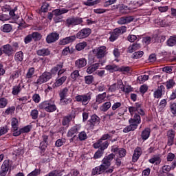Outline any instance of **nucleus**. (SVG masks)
Instances as JSON below:
<instances>
[{
    "mask_svg": "<svg viewBox=\"0 0 176 176\" xmlns=\"http://www.w3.org/2000/svg\"><path fill=\"white\" fill-rule=\"evenodd\" d=\"M129 111L131 116H134L129 120V125L124 128L123 133H130V131L137 130L138 124L141 123V116L145 115V111H144L140 103H136L134 107H129Z\"/></svg>",
    "mask_w": 176,
    "mask_h": 176,
    "instance_id": "f257e3e1",
    "label": "nucleus"
},
{
    "mask_svg": "<svg viewBox=\"0 0 176 176\" xmlns=\"http://www.w3.org/2000/svg\"><path fill=\"white\" fill-rule=\"evenodd\" d=\"M40 109H44L45 112H54L57 111V106L54 104V102H52L51 100H47L41 102L39 104Z\"/></svg>",
    "mask_w": 176,
    "mask_h": 176,
    "instance_id": "f03ea898",
    "label": "nucleus"
},
{
    "mask_svg": "<svg viewBox=\"0 0 176 176\" xmlns=\"http://www.w3.org/2000/svg\"><path fill=\"white\" fill-rule=\"evenodd\" d=\"M127 31V28L126 26H121L120 28H118L115 29L112 33L111 34V36L109 37L110 42H115L118 38H119L120 35H122V34H124Z\"/></svg>",
    "mask_w": 176,
    "mask_h": 176,
    "instance_id": "7ed1b4c3",
    "label": "nucleus"
},
{
    "mask_svg": "<svg viewBox=\"0 0 176 176\" xmlns=\"http://www.w3.org/2000/svg\"><path fill=\"white\" fill-rule=\"evenodd\" d=\"M83 23V19L78 16H70L66 19V27H74Z\"/></svg>",
    "mask_w": 176,
    "mask_h": 176,
    "instance_id": "20e7f679",
    "label": "nucleus"
},
{
    "mask_svg": "<svg viewBox=\"0 0 176 176\" xmlns=\"http://www.w3.org/2000/svg\"><path fill=\"white\" fill-rule=\"evenodd\" d=\"M75 100L77 102H81L82 105H87L91 100V94L78 95L75 97Z\"/></svg>",
    "mask_w": 176,
    "mask_h": 176,
    "instance_id": "39448f33",
    "label": "nucleus"
},
{
    "mask_svg": "<svg viewBox=\"0 0 176 176\" xmlns=\"http://www.w3.org/2000/svg\"><path fill=\"white\" fill-rule=\"evenodd\" d=\"M52 79V74L49 72H45L41 75L34 82L35 85H42L43 83H46V82H49Z\"/></svg>",
    "mask_w": 176,
    "mask_h": 176,
    "instance_id": "423d86ee",
    "label": "nucleus"
},
{
    "mask_svg": "<svg viewBox=\"0 0 176 176\" xmlns=\"http://www.w3.org/2000/svg\"><path fill=\"white\" fill-rule=\"evenodd\" d=\"M93 53L96 58H103V57L107 56V47L100 46L97 47L93 50Z\"/></svg>",
    "mask_w": 176,
    "mask_h": 176,
    "instance_id": "0eeeda50",
    "label": "nucleus"
},
{
    "mask_svg": "<svg viewBox=\"0 0 176 176\" xmlns=\"http://www.w3.org/2000/svg\"><path fill=\"white\" fill-rule=\"evenodd\" d=\"M115 159V154L111 153L107 156H105L102 160V164L100 166H103L104 169L109 168L111 167V162Z\"/></svg>",
    "mask_w": 176,
    "mask_h": 176,
    "instance_id": "6e6552de",
    "label": "nucleus"
},
{
    "mask_svg": "<svg viewBox=\"0 0 176 176\" xmlns=\"http://www.w3.org/2000/svg\"><path fill=\"white\" fill-rule=\"evenodd\" d=\"M91 34V30L89 28H84L76 34V38H78V39H85V38H87Z\"/></svg>",
    "mask_w": 176,
    "mask_h": 176,
    "instance_id": "1a4fd4ad",
    "label": "nucleus"
},
{
    "mask_svg": "<svg viewBox=\"0 0 176 176\" xmlns=\"http://www.w3.org/2000/svg\"><path fill=\"white\" fill-rule=\"evenodd\" d=\"M100 120H101L97 115H93L89 120L88 126H89L90 129H93L94 126H98V124H100Z\"/></svg>",
    "mask_w": 176,
    "mask_h": 176,
    "instance_id": "9d476101",
    "label": "nucleus"
},
{
    "mask_svg": "<svg viewBox=\"0 0 176 176\" xmlns=\"http://www.w3.org/2000/svg\"><path fill=\"white\" fill-rule=\"evenodd\" d=\"M134 17L131 16H124L121 18H120L117 23L118 24H120V25H123V24H129V23H131V21H133Z\"/></svg>",
    "mask_w": 176,
    "mask_h": 176,
    "instance_id": "9b49d317",
    "label": "nucleus"
},
{
    "mask_svg": "<svg viewBox=\"0 0 176 176\" xmlns=\"http://www.w3.org/2000/svg\"><path fill=\"white\" fill-rule=\"evenodd\" d=\"M60 35L58 33L52 32L47 36L46 41L47 43H53L56 41H58Z\"/></svg>",
    "mask_w": 176,
    "mask_h": 176,
    "instance_id": "f8f14e48",
    "label": "nucleus"
},
{
    "mask_svg": "<svg viewBox=\"0 0 176 176\" xmlns=\"http://www.w3.org/2000/svg\"><path fill=\"white\" fill-rule=\"evenodd\" d=\"M87 65V60L85 58H80L75 61V67L76 68H78V69L86 67Z\"/></svg>",
    "mask_w": 176,
    "mask_h": 176,
    "instance_id": "ddd939ff",
    "label": "nucleus"
},
{
    "mask_svg": "<svg viewBox=\"0 0 176 176\" xmlns=\"http://www.w3.org/2000/svg\"><path fill=\"white\" fill-rule=\"evenodd\" d=\"M76 39V36H70L68 37H65V38L62 39L59 42V45H68L69 43H72Z\"/></svg>",
    "mask_w": 176,
    "mask_h": 176,
    "instance_id": "4468645a",
    "label": "nucleus"
},
{
    "mask_svg": "<svg viewBox=\"0 0 176 176\" xmlns=\"http://www.w3.org/2000/svg\"><path fill=\"white\" fill-rule=\"evenodd\" d=\"M164 90H166L164 85H160L158 87L157 89L154 91V98H162V96H163V91H164Z\"/></svg>",
    "mask_w": 176,
    "mask_h": 176,
    "instance_id": "2eb2a0df",
    "label": "nucleus"
},
{
    "mask_svg": "<svg viewBox=\"0 0 176 176\" xmlns=\"http://www.w3.org/2000/svg\"><path fill=\"white\" fill-rule=\"evenodd\" d=\"M23 89H24V84L19 83L12 87V94H13V96H17Z\"/></svg>",
    "mask_w": 176,
    "mask_h": 176,
    "instance_id": "dca6fc26",
    "label": "nucleus"
},
{
    "mask_svg": "<svg viewBox=\"0 0 176 176\" xmlns=\"http://www.w3.org/2000/svg\"><path fill=\"white\" fill-rule=\"evenodd\" d=\"M142 155V149L140 147H137L132 157V160L134 163L140 159V156Z\"/></svg>",
    "mask_w": 176,
    "mask_h": 176,
    "instance_id": "f3484780",
    "label": "nucleus"
},
{
    "mask_svg": "<svg viewBox=\"0 0 176 176\" xmlns=\"http://www.w3.org/2000/svg\"><path fill=\"white\" fill-rule=\"evenodd\" d=\"M102 173H105L104 167L102 165L96 166V168L92 169L93 175H98L99 174H102Z\"/></svg>",
    "mask_w": 176,
    "mask_h": 176,
    "instance_id": "a211bd4d",
    "label": "nucleus"
},
{
    "mask_svg": "<svg viewBox=\"0 0 176 176\" xmlns=\"http://www.w3.org/2000/svg\"><path fill=\"white\" fill-rule=\"evenodd\" d=\"M67 80V76H63L56 80V82L54 83V87H60L64 82Z\"/></svg>",
    "mask_w": 176,
    "mask_h": 176,
    "instance_id": "6ab92c4d",
    "label": "nucleus"
},
{
    "mask_svg": "<svg viewBox=\"0 0 176 176\" xmlns=\"http://www.w3.org/2000/svg\"><path fill=\"white\" fill-rule=\"evenodd\" d=\"M151 135V129L146 128L144 130L142 131L141 133V138L143 140V141H146L149 138Z\"/></svg>",
    "mask_w": 176,
    "mask_h": 176,
    "instance_id": "aec40b11",
    "label": "nucleus"
},
{
    "mask_svg": "<svg viewBox=\"0 0 176 176\" xmlns=\"http://www.w3.org/2000/svg\"><path fill=\"white\" fill-rule=\"evenodd\" d=\"M112 152L114 153H118L120 157H124L126 156V149L124 148H119L118 147H116L114 148L111 149Z\"/></svg>",
    "mask_w": 176,
    "mask_h": 176,
    "instance_id": "412c9836",
    "label": "nucleus"
},
{
    "mask_svg": "<svg viewBox=\"0 0 176 176\" xmlns=\"http://www.w3.org/2000/svg\"><path fill=\"white\" fill-rule=\"evenodd\" d=\"M3 52L5 53V54H7V56H12V54L14 52V50H13V47L10 46V45L7 44L3 45Z\"/></svg>",
    "mask_w": 176,
    "mask_h": 176,
    "instance_id": "4be33fe9",
    "label": "nucleus"
},
{
    "mask_svg": "<svg viewBox=\"0 0 176 176\" xmlns=\"http://www.w3.org/2000/svg\"><path fill=\"white\" fill-rule=\"evenodd\" d=\"M105 98H107V92L100 94L96 97V102L98 104H102V102L105 101Z\"/></svg>",
    "mask_w": 176,
    "mask_h": 176,
    "instance_id": "5701e85b",
    "label": "nucleus"
},
{
    "mask_svg": "<svg viewBox=\"0 0 176 176\" xmlns=\"http://www.w3.org/2000/svg\"><path fill=\"white\" fill-rule=\"evenodd\" d=\"M36 54L38 56H41L43 57H45L46 56H50V50H49V49H46V48H43L41 50H38L36 51Z\"/></svg>",
    "mask_w": 176,
    "mask_h": 176,
    "instance_id": "b1692460",
    "label": "nucleus"
},
{
    "mask_svg": "<svg viewBox=\"0 0 176 176\" xmlns=\"http://www.w3.org/2000/svg\"><path fill=\"white\" fill-rule=\"evenodd\" d=\"M98 68H100V63H95L89 66L87 69V74H93L95 71H97Z\"/></svg>",
    "mask_w": 176,
    "mask_h": 176,
    "instance_id": "393cba45",
    "label": "nucleus"
},
{
    "mask_svg": "<svg viewBox=\"0 0 176 176\" xmlns=\"http://www.w3.org/2000/svg\"><path fill=\"white\" fill-rule=\"evenodd\" d=\"M80 129V127L78 125L72 127L67 132V136L72 137L74 134H78V131H79Z\"/></svg>",
    "mask_w": 176,
    "mask_h": 176,
    "instance_id": "a878e982",
    "label": "nucleus"
},
{
    "mask_svg": "<svg viewBox=\"0 0 176 176\" xmlns=\"http://www.w3.org/2000/svg\"><path fill=\"white\" fill-rule=\"evenodd\" d=\"M69 10L67 8H58L56 9L53 11L54 16H61V14H65V13H68Z\"/></svg>",
    "mask_w": 176,
    "mask_h": 176,
    "instance_id": "bb28decb",
    "label": "nucleus"
},
{
    "mask_svg": "<svg viewBox=\"0 0 176 176\" xmlns=\"http://www.w3.org/2000/svg\"><path fill=\"white\" fill-rule=\"evenodd\" d=\"M118 9L120 13H122V14H126L127 13H129L131 10L130 8H128V6L124 4L119 5Z\"/></svg>",
    "mask_w": 176,
    "mask_h": 176,
    "instance_id": "cd10ccee",
    "label": "nucleus"
},
{
    "mask_svg": "<svg viewBox=\"0 0 176 176\" xmlns=\"http://www.w3.org/2000/svg\"><path fill=\"white\" fill-rule=\"evenodd\" d=\"M167 106V100L166 99L161 100L157 109L159 112L163 113L164 112V108Z\"/></svg>",
    "mask_w": 176,
    "mask_h": 176,
    "instance_id": "c85d7f7f",
    "label": "nucleus"
},
{
    "mask_svg": "<svg viewBox=\"0 0 176 176\" xmlns=\"http://www.w3.org/2000/svg\"><path fill=\"white\" fill-rule=\"evenodd\" d=\"M63 67V63H59L56 65V66L54 67L50 72L51 74V76H52V75H57V73L58 74L59 69H61Z\"/></svg>",
    "mask_w": 176,
    "mask_h": 176,
    "instance_id": "c756f323",
    "label": "nucleus"
},
{
    "mask_svg": "<svg viewBox=\"0 0 176 176\" xmlns=\"http://www.w3.org/2000/svg\"><path fill=\"white\" fill-rule=\"evenodd\" d=\"M138 49H141V45L138 43H133L128 47V53H133L135 50H138Z\"/></svg>",
    "mask_w": 176,
    "mask_h": 176,
    "instance_id": "7c9ffc66",
    "label": "nucleus"
},
{
    "mask_svg": "<svg viewBox=\"0 0 176 176\" xmlns=\"http://www.w3.org/2000/svg\"><path fill=\"white\" fill-rule=\"evenodd\" d=\"M71 120H72V116H71V115L63 117L62 120L63 126H66L67 127H69V123H71Z\"/></svg>",
    "mask_w": 176,
    "mask_h": 176,
    "instance_id": "2f4dec72",
    "label": "nucleus"
},
{
    "mask_svg": "<svg viewBox=\"0 0 176 176\" xmlns=\"http://www.w3.org/2000/svg\"><path fill=\"white\" fill-rule=\"evenodd\" d=\"M164 85H165L166 89H173V87L175 86V80H174V79H169L164 82Z\"/></svg>",
    "mask_w": 176,
    "mask_h": 176,
    "instance_id": "473e14b6",
    "label": "nucleus"
},
{
    "mask_svg": "<svg viewBox=\"0 0 176 176\" xmlns=\"http://www.w3.org/2000/svg\"><path fill=\"white\" fill-rule=\"evenodd\" d=\"M24 59V54H23V52L19 51L15 54L14 56V60L15 61H19L21 63L23 60Z\"/></svg>",
    "mask_w": 176,
    "mask_h": 176,
    "instance_id": "72a5a7b5",
    "label": "nucleus"
},
{
    "mask_svg": "<svg viewBox=\"0 0 176 176\" xmlns=\"http://www.w3.org/2000/svg\"><path fill=\"white\" fill-rule=\"evenodd\" d=\"M72 102V98H60V105H68V104H71Z\"/></svg>",
    "mask_w": 176,
    "mask_h": 176,
    "instance_id": "f704fd0d",
    "label": "nucleus"
},
{
    "mask_svg": "<svg viewBox=\"0 0 176 176\" xmlns=\"http://www.w3.org/2000/svg\"><path fill=\"white\" fill-rule=\"evenodd\" d=\"M106 69L109 72H116V71H119V67L116 65H109L106 66Z\"/></svg>",
    "mask_w": 176,
    "mask_h": 176,
    "instance_id": "c9c22d12",
    "label": "nucleus"
},
{
    "mask_svg": "<svg viewBox=\"0 0 176 176\" xmlns=\"http://www.w3.org/2000/svg\"><path fill=\"white\" fill-rule=\"evenodd\" d=\"M68 91H69V89L67 87H65L63 89H60L59 91L60 98H64L67 97V96L68 94Z\"/></svg>",
    "mask_w": 176,
    "mask_h": 176,
    "instance_id": "e433bc0d",
    "label": "nucleus"
},
{
    "mask_svg": "<svg viewBox=\"0 0 176 176\" xmlns=\"http://www.w3.org/2000/svg\"><path fill=\"white\" fill-rule=\"evenodd\" d=\"M149 163H151V164H160V162H162V160H160V157L159 156H154L153 157L151 158L148 160Z\"/></svg>",
    "mask_w": 176,
    "mask_h": 176,
    "instance_id": "4c0bfd02",
    "label": "nucleus"
},
{
    "mask_svg": "<svg viewBox=\"0 0 176 176\" xmlns=\"http://www.w3.org/2000/svg\"><path fill=\"white\" fill-rule=\"evenodd\" d=\"M11 125L12 130H17V129H19V120H17L16 118H13L12 119Z\"/></svg>",
    "mask_w": 176,
    "mask_h": 176,
    "instance_id": "58836bf2",
    "label": "nucleus"
},
{
    "mask_svg": "<svg viewBox=\"0 0 176 176\" xmlns=\"http://www.w3.org/2000/svg\"><path fill=\"white\" fill-rule=\"evenodd\" d=\"M78 76H80V74H79V70H74L72 72L70 75V78L73 82H76V79H78Z\"/></svg>",
    "mask_w": 176,
    "mask_h": 176,
    "instance_id": "ea45409f",
    "label": "nucleus"
},
{
    "mask_svg": "<svg viewBox=\"0 0 176 176\" xmlns=\"http://www.w3.org/2000/svg\"><path fill=\"white\" fill-rule=\"evenodd\" d=\"M148 79H149V76L148 75H142V76H139L138 77V83H144L145 82H146V80H148Z\"/></svg>",
    "mask_w": 176,
    "mask_h": 176,
    "instance_id": "a19ab883",
    "label": "nucleus"
},
{
    "mask_svg": "<svg viewBox=\"0 0 176 176\" xmlns=\"http://www.w3.org/2000/svg\"><path fill=\"white\" fill-rule=\"evenodd\" d=\"M111 102H106L100 107V111L102 112H107L109 108H111Z\"/></svg>",
    "mask_w": 176,
    "mask_h": 176,
    "instance_id": "79ce46f5",
    "label": "nucleus"
},
{
    "mask_svg": "<svg viewBox=\"0 0 176 176\" xmlns=\"http://www.w3.org/2000/svg\"><path fill=\"white\" fill-rule=\"evenodd\" d=\"M20 75H21V70L18 69L11 74V76H10V79H12V80H14V79H17V78H19Z\"/></svg>",
    "mask_w": 176,
    "mask_h": 176,
    "instance_id": "37998d69",
    "label": "nucleus"
},
{
    "mask_svg": "<svg viewBox=\"0 0 176 176\" xmlns=\"http://www.w3.org/2000/svg\"><path fill=\"white\" fill-rule=\"evenodd\" d=\"M168 46H174L176 45V36H171L167 41Z\"/></svg>",
    "mask_w": 176,
    "mask_h": 176,
    "instance_id": "c03bdc74",
    "label": "nucleus"
},
{
    "mask_svg": "<svg viewBox=\"0 0 176 176\" xmlns=\"http://www.w3.org/2000/svg\"><path fill=\"white\" fill-rule=\"evenodd\" d=\"M86 46H87V43L86 42L79 43L76 45V49L78 52H80V50H83V49H85Z\"/></svg>",
    "mask_w": 176,
    "mask_h": 176,
    "instance_id": "a18cd8bd",
    "label": "nucleus"
},
{
    "mask_svg": "<svg viewBox=\"0 0 176 176\" xmlns=\"http://www.w3.org/2000/svg\"><path fill=\"white\" fill-rule=\"evenodd\" d=\"M38 115L39 111H38V109H33L30 111V116L34 120H36V119H38Z\"/></svg>",
    "mask_w": 176,
    "mask_h": 176,
    "instance_id": "49530a36",
    "label": "nucleus"
},
{
    "mask_svg": "<svg viewBox=\"0 0 176 176\" xmlns=\"http://www.w3.org/2000/svg\"><path fill=\"white\" fill-rule=\"evenodd\" d=\"M42 142L40 143V145H42V144H43V148H46V146H47V144H48V141L47 140H49V136L45 135V134H43L42 135Z\"/></svg>",
    "mask_w": 176,
    "mask_h": 176,
    "instance_id": "de8ad7c7",
    "label": "nucleus"
},
{
    "mask_svg": "<svg viewBox=\"0 0 176 176\" xmlns=\"http://www.w3.org/2000/svg\"><path fill=\"white\" fill-rule=\"evenodd\" d=\"M85 82L86 85H91L94 82V77L93 76H86L85 77Z\"/></svg>",
    "mask_w": 176,
    "mask_h": 176,
    "instance_id": "09e8293b",
    "label": "nucleus"
},
{
    "mask_svg": "<svg viewBox=\"0 0 176 176\" xmlns=\"http://www.w3.org/2000/svg\"><path fill=\"white\" fill-rule=\"evenodd\" d=\"M9 167H10V162H9V160H6L3 162L1 166V170H6L7 171H9Z\"/></svg>",
    "mask_w": 176,
    "mask_h": 176,
    "instance_id": "8fccbe9b",
    "label": "nucleus"
},
{
    "mask_svg": "<svg viewBox=\"0 0 176 176\" xmlns=\"http://www.w3.org/2000/svg\"><path fill=\"white\" fill-rule=\"evenodd\" d=\"M34 74H35V69L34 67L30 68L26 74V78L28 79H31V78L34 76Z\"/></svg>",
    "mask_w": 176,
    "mask_h": 176,
    "instance_id": "3c124183",
    "label": "nucleus"
},
{
    "mask_svg": "<svg viewBox=\"0 0 176 176\" xmlns=\"http://www.w3.org/2000/svg\"><path fill=\"white\" fill-rule=\"evenodd\" d=\"M169 108L170 109L171 113L176 116V103L174 102H171L170 103Z\"/></svg>",
    "mask_w": 176,
    "mask_h": 176,
    "instance_id": "603ef678",
    "label": "nucleus"
},
{
    "mask_svg": "<svg viewBox=\"0 0 176 176\" xmlns=\"http://www.w3.org/2000/svg\"><path fill=\"white\" fill-rule=\"evenodd\" d=\"M104 155V151L99 148L94 154V159H100Z\"/></svg>",
    "mask_w": 176,
    "mask_h": 176,
    "instance_id": "864d4df0",
    "label": "nucleus"
},
{
    "mask_svg": "<svg viewBox=\"0 0 176 176\" xmlns=\"http://www.w3.org/2000/svg\"><path fill=\"white\" fill-rule=\"evenodd\" d=\"M63 174H61V170H52L50 173L47 174L45 176H61Z\"/></svg>",
    "mask_w": 176,
    "mask_h": 176,
    "instance_id": "5fc2aeb1",
    "label": "nucleus"
},
{
    "mask_svg": "<svg viewBox=\"0 0 176 176\" xmlns=\"http://www.w3.org/2000/svg\"><path fill=\"white\" fill-rule=\"evenodd\" d=\"M12 30V28L10 24H5L2 28L3 32H10Z\"/></svg>",
    "mask_w": 176,
    "mask_h": 176,
    "instance_id": "6e6d98bb",
    "label": "nucleus"
},
{
    "mask_svg": "<svg viewBox=\"0 0 176 176\" xmlns=\"http://www.w3.org/2000/svg\"><path fill=\"white\" fill-rule=\"evenodd\" d=\"M78 138L80 141H85V140H87V134L85 131H82L78 134Z\"/></svg>",
    "mask_w": 176,
    "mask_h": 176,
    "instance_id": "4d7b16f0",
    "label": "nucleus"
},
{
    "mask_svg": "<svg viewBox=\"0 0 176 176\" xmlns=\"http://www.w3.org/2000/svg\"><path fill=\"white\" fill-rule=\"evenodd\" d=\"M118 71L120 72H123V74H126L130 72V67L129 66H122L121 67H118Z\"/></svg>",
    "mask_w": 176,
    "mask_h": 176,
    "instance_id": "13d9d810",
    "label": "nucleus"
},
{
    "mask_svg": "<svg viewBox=\"0 0 176 176\" xmlns=\"http://www.w3.org/2000/svg\"><path fill=\"white\" fill-rule=\"evenodd\" d=\"M143 56H144V52L138 51L133 53V58H141V57H142Z\"/></svg>",
    "mask_w": 176,
    "mask_h": 176,
    "instance_id": "bf43d9fd",
    "label": "nucleus"
},
{
    "mask_svg": "<svg viewBox=\"0 0 176 176\" xmlns=\"http://www.w3.org/2000/svg\"><path fill=\"white\" fill-rule=\"evenodd\" d=\"M64 144H65V139L62 138V139L57 140L55 143V145L58 148H60V146H63V145H64Z\"/></svg>",
    "mask_w": 176,
    "mask_h": 176,
    "instance_id": "052dcab7",
    "label": "nucleus"
},
{
    "mask_svg": "<svg viewBox=\"0 0 176 176\" xmlns=\"http://www.w3.org/2000/svg\"><path fill=\"white\" fill-rule=\"evenodd\" d=\"M104 140H102L101 138L99 139L97 142L94 143L93 144L94 148H95V149H98V148H100V146L102 145V144H104Z\"/></svg>",
    "mask_w": 176,
    "mask_h": 176,
    "instance_id": "680f3d73",
    "label": "nucleus"
},
{
    "mask_svg": "<svg viewBox=\"0 0 176 176\" xmlns=\"http://www.w3.org/2000/svg\"><path fill=\"white\" fill-rule=\"evenodd\" d=\"M8 105V100L5 98H0V108H5Z\"/></svg>",
    "mask_w": 176,
    "mask_h": 176,
    "instance_id": "e2e57ef3",
    "label": "nucleus"
},
{
    "mask_svg": "<svg viewBox=\"0 0 176 176\" xmlns=\"http://www.w3.org/2000/svg\"><path fill=\"white\" fill-rule=\"evenodd\" d=\"M31 35H32V38L34 41H39V39H41V34L36 32H33Z\"/></svg>",
    "mask_w": 176,
    "mask_h": 176,
    "instance_id": "0e129e2a",
    "label": "nucleus"
},
{
    "mask_svg": "<svg viewBox=\"0 0 176 176\" xmlns=\"http://www.w3.org/2000/svg\"><path fill=\"white\" fill-rule=\"evenodd\" d=\"M32 100L36 104H38L41 101V96L39 94H35L32 96Z\"/></svg>",
    "mask_w": 176,
    "mask_h": 176,
    "instance_id": "69168bd1",
    "label": "nucleus"
},
{
    "mask_svg": "<svg viewBox=\"0 0 176 176\" xmlns=\"http://www.w3.org/2000/svg\"><path fill=\"white\" fill-rule=\"evenodd\" d=\"M32 126L31 125H27L23 128L21 129V131L23 133H30L31 131Z\"/></svg>",
    "mask_w": 176,
    "mask_h": 176,
    "instance_id": "338daca9",
    "label": "nucleus"
},
{
    "mask_svg": "<svg viewBox=\"0 0 176 176\" xmlns=\"http://www.w3.org/2000/svg\"><path fill=\"white\" fill-rule=\"evenodd\" d=\"M41 174V169H35L32 173H29L28 176H38Z\"/></svg>",
    "mask_w": 176,
    "mask_h": 176,
    "instance_id": "774afa93",
    "label": "nucleus"
}]
</instances>
